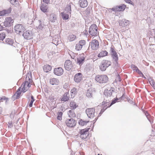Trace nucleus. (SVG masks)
I'll return each instance as SVG.
<instances>
[{"mask_svg":"<svg viewBox=\"0 0 155 155\" xmlns=\"http://www.w3.org/2000/svg\"><path fill=\"white\" fill-rule=\"evenodd\" d=\"M110 54L113 60L116 62V63L117 64L118 60V58L117 53L115 49L113 46H112L110 47Z\"/></svg>","mask_w":155,"mask_h":155,"instance_id":"4","label":"nucleus"},{"mask_svg":"<svg viewBox=\"0 0 155 155\" xmlns=\"http://www.w3.org/2000/svg\"><path fill=\"white\" fill-rule=\"evenodd\" d=\"M79 3L80 6L81 8H85L88 5V2L87 0H80Z\"/></svg>","mask_w":155,"mask_h":155,"instance_id":"22","label":"nucleus"},{"mask_svg":"<svg viewBox=\"0 0 155 155\" xmlns=\"http://www.w3.org/2000/svg\"><path fill=\"white\" fill-rule=\"evenodd\" d=\"M22 87V85H21V87L18 88V89L17 90V91H18V92H22V91H20Z\"/></svg>","mask_w":155,"mask_h":155,"instance_id":"57","label":"nucleus"},{"mask_svg":"<svg viewBox=\"0 0 155 155\" xmlns=\"http://www.w3.org/2000/svg\"><path fill=\"white\" fill-rule=\"evenodd\" d=\"M69 95L68 92H66L63 94L62 98H61V101L66 102L68 101L69 100Z\"/></svg>","mask_w":155,"mask_h":155,"instance_id":"21","label":"nucleus"},{"mask_svg":"<svg viewBox=\"0 0 155 155\" xmlns=\"http://www.w3.org/2000/svg\"><path fill=\"white\" fill-rule=\"evenodd\" d=\"M136 72H137L138 74H139L140 75H141V74H142V72L139 70L138 68H137L136 70Z\"/></svg>","mask_w":155,"mask_h":155,"instance_id":"51","label":"nucleus"},{"mask_svg":"<svg viewBox=\"0 0 155 155\" xmlns=\"http://www.w3.org/2000/svg\"><path fill=\"white\" fill-rule=\"evenodd\" d=\"M90 129V127L81 130L79 132L80 134V137L82 139H85L87 138L89 135L88 131Z\"/></svg>","mask_w":155,"mask_h":155,"instance_id":"5","label":"nucleus"},{"mask_svg":"<svg viewBox=\"0 0 155 155\" xmlns=\"http://www.w3.org/2000/svg\"><path fill=\"white\" fill-rule=\"evenodd\" d=\"M70 55L72 58H74L75 56L74 55V53H70Z\"/></svg>","mask_w":155,"mask_h":155,"instance_id":"52","label":"nucleus"},{"mask_svg":"<svg viewBox=\"0 0 155 155\" xmlns=\"http://www.w3.org/2000/svg\"><path fill=\"white\" fill-rule=\"evenodd\" d=\"M82 47V45H81L79 44H77L75 46V49L78 51L81 49Z\"/></svg>","mask_w":155,"mask_h":155,"instance_id":"42","label":"nucleus"},{"mask_svg":"<svg viewBox=\"0 0 155 155\" xmlns=\"http://www.w3.org/2000/svg\"><path fill=\"white\" fill-rule=\"evenodd\" d=\"M119 23L120 26L124 27L128 25L130 23V21L128 20L123 19L122 20H119Z\"/></svg>","mask_w":155,"mask_h":155,"instance_id":"18","label":"nucleus"},{"mask_svg":"<svg viewBox=\"0 0 155 155\" xmlns=\"http://www.w3.org/2000/svg\"><path fill=\"white\" fill-rule=\"evenodd\" d=\"M6 15L10 13L12 11V8L11 7L7 9L4 10Z\"/></svg>","mask_w":155,"mask_h":155,"instance_id":"44","label":"nucleus"},{"mask_svg":"<svg viewBox=\"0 0 155 155\" xmlns=\"http://www.w3.org/2000/svg\"><path fill=\"white\" fill-rule=\"evenodd\" d=\"M140 76L142 77L143 78H146V77L144 75L143 73H142V74H141V75Z\"/></svg>","mask_w":155,"mask_h":155,"instance_id":"59","label":"nucleus"},{"mask_svg":"<svg viewBox=\"0 0 155 155\" xmlns=\"http://www.w3.org/2000/svg\"><path fill=\"white\" fill-rule=\"evenodd\" d=\"M82 78V74L80 73L76 74L74 76V80L77 83L80 82Z\"/></svg>","mask_w":155,"mask_h":155,"instance_id":"19","label":"nucleus"},{"mask_svg":"<svg viewBox=\"0 0 155 155\" xmlns=\"http://www.w3.org/2000/svg\"><path fill=\"white\" fill-rule=\"evenodd\" d=\"M123 95H123L120 98H117L116 97V98H115L113 99L110 104L108 106H107V107H109L113 104L116 103L117 102L120 101L123 97Z\"/></svg>","mask_w":155,"mask_h":155,"instance_id":"24","label":"nucleus"},{"mask_svg":"<svg viewBox=\"0 0 155 155\" xmlns=\"http://www.w3.org/2000/svg\"><path fill=\"white\" fill-rule=\"evenodd\" d=\"M50 83L52 85H58L59 83V80L58 79L53 78L50 79Z\"/></svg>","mask_w":155,"mask_h":155,"instance_id":"26","label":"nucleus"},{"mask_svg":"<svg viewBox=\"0 0 155 155\" xmlns=\"http://www.w3.org/2000/svg\"><path fill=\"white\" fill-rule=\"evenodd\" d=\"M14 43V41L13 39L9 38H7L5 39V43L8 45H12Z\"/></svg>","mask_w":155,"mask_h":155,"instance_id":"30","label":"nucleus"},{"mask_svg":"<svg viewBox=\"0 0 155 155\" xmlns=\"http://www.w3.org/2000/svg\"><path fill=\"white\" fill-rule=\"evenodd\" d=\"M76 121L72 118L67 120L65 122L66 125L70 127H74L76 125Z\"/></svg>","mask_w":155,"mask_h":155,"instance_id":"12","label":"nucleus"},{"mask_svg":"<svg viewBox=\"0 0 155 155\" xmlns=\"http://www.w3.org/2000/svg\"><path fill=\"white\" fill-rule=\"evenodd\" d=\"M62 112H58L57 113L58 116L57 117V118L58 120H62Z\"/></svg>","mask_w":155,"mask_h":155,"instance_id":"40","label":"nucleus"},{"mask_svg":"<svg viewBox=\"0 0 155 155\" xmlns=\"http://www.w3.org/2000/svg\"><path fill=\"white\" fill-rule=\"evenodd\" d=\"M99 45L98 41L96 39H94L92 41L91 43H90L89 48L91 47L93 50H95L98 48Z\"/></svg>","mask_w":155,"mask_h":155,"instance_id":"11","label":"nucleus"},{"mask_svg":"<svg viewBox=\"0 0 155 155\" xmlns=\"http://www.w3.org/2000/svg\"><path fill=\"white\" fill-rule=\"evenodd\" d=\"M26 97L28 99H29L30 98V96L29 95H27V96H26Z\"/></svg>","mask_w":155,"mask_h":155,"instance_id":"62","label":"nucleus"},{"mask_svg":"<svg viewBox=\"0 0 155 155\" xmlns=\"http://www.w3.org/2000/svg\"><path fill=\"white\" fill-rule=\"evenodd\" d=\"M14 20L11 17L7 18L4 22V25L5 27H9L12 24Z\"/></svg>","mask_w":155,"mask_h":155,"instance_id":"14","label":"nucleus"},{"mask_svg":"<svg viewBox=\"0 0 155 155\" xmlns=\"http://www.w3.org/2000/svg\"><path fill=\"white\" fill-rule=\"evenodd\" d=\"M70 106L72 110L75 109L78 106L76 105L75 103L73 101H72L70 102Z\"/></svg>","mask_w":155,"mask_h":155,"instance_id":"32","label":"nucleus"},{"mask_svg":"<svg viewBox=\"0 0 155 155\" xmlns=\"http://www.w3.org/2000/svg\"><path fill=\"white\" fill-rule=\"evenodd\" d=\"M48 20L51 22H54L57 20V16L54 13H52L50 15L49 17Z\"/></svg>","mask_w":155,"mask_h":155,"instance_id":"20","label":"nucleus"},{"mask_svg":"<svg viewBox=\"0 0 155 155\" xmlns=\"http://www.w3.org/2000/svg\"><path fill=\"white\" fill-rule=\"evenodd\" d=\"M28 81H30L31 79L29 77H27L24 82L21 84L22 86H23V87L21 88V91L24 93L25 92L27 91V87L26 88V86H27V85L26 84L28 83Z\"/></svg>","mask_w":155,"mask_h":155,"instance_id":"15","label":"nucleus"},{"mask_svg":"<svg viewBox=\"0 0 155 155\" xmlns=\"http://www.w3.org/2000/svg\"><path fill=\"white\" fill-rule=\"evenodd\" d=\"M150 84L155 90V84L154 81L151 79L149 80V81Z\"/></svg>","mask_w":155,"mask_h":155,"instance_id":"41","label":"nucleus"},{"mask_svg":"<svg viewBox=\"0 0 155 155\" xmlns=\"http://www.w3.org/2000/svg\"><path fill=\"white\" fill-rule=\"evenodd\" d=\"M93 91L91 89H89L87 91L86 93V96L89 98H93Z\"/></svg>","mask_w":155,"mask_h":155,"instance_id":"23","label":"nucleus"},{"mask_svg":"<svg viewBox=\"0 0 155 155\" xmlns=\"http://www.w3.org/2000/svg\"><path fill=\"white\" fill-rule=\"evenodd\" d=\"M110 65L111 62L110 61L107 60H103L100 64V68L101 71H104Z\"/></svg>","mask_w":155,"mask_h":155,"instance_id":"6","label":"nucleus"},{"mask_svg":"<svg viewBox=\"0 0 155 155\" xmlns=\"http://www.w3.org/2000/svg\"><path fill=\"white\" fill-rule=\"evenodd\" d=\"M71 7L70 4L68 5L65 7V11L64 12L68 14H71Z\"/></svg>","mask_w":155,"mask_h":155,"instance_id":"28","label":"nucleus"},{"mask_svg":"<svg viewBox=\"0 0 155 155\" xmlns=\"http://www.w3.org/2000/svg\"><path fill=\"white\" fill-rule=\"evenodd\" d=\"M68 114L70 117H75V114L74 110H69L68 112Z\"/></svg>","mask_w":155,"mask_h":155,"instance_id":"33","label":"nucleus"},{"mask_svg":"<svg viewBox=\"0 0 155 155\" xmlns=\"http://www.w3.org/2000/svg\"><path fill=\"white\" fill-rule=\"evenodd\" d=\"M50 0H43V1L46 4H48L49 3Z\"/></svg>","mask_w":155,"mask_h":155,"instance_id":"53","label":"nucleus"},{"mask_svg":"<svg viewBox=\"0 0 155 155\" xmlns=\"http://www.w3.org/2000/svg\"><path fill=\"white\" fill-rule=\"evenodd\" d=\"M71 96L72 97H74L75 95H76L77 93L76 89L75 88H73L71 90Z\"/></svg>","mask_w":155,"mask_h":155,"instance_id":"34","label":"nucleus"},{"mask_svg":"<svg viewBox=\"0 0 155 155\" xmlns=\"http://www.w3.org/2000/svg\"><path fill=\"white\" fill-rule=\"evenodd\" d=\"M76 38V36L73 35H70L68 37V39L70 41H74Z\"/></svg>","mask_w":155,"mask_h":155,"instance_id":"37","label":"nucleus"},{"mask_svg":"<svg viewBox=\"0 0 155 155\" xmlns=\"http://www.w3.org/2000/svg\"><path fill=\"white\" fill-rule=\"evenodd\" d=\"M97 31V28L95 24L91 25L89 28V33L92 36L96 35Z\"/></svg>","mask_w":155,"mask_h":155,"instance_id":"7","label":"nucleus"},{"mask_svg":"<svg viewBox=\"0 0 155 155\" xmlns=\"http://www.w3.org/2000/svg\"><path fill=\"white\" fill-rule=\"evenodd\" d=\"M6 15L4 10L0 11V16H3Z\"/></svg>","mask_w":155,"mask_h":155,"instance_id":"48","label":"nucleus"},{"mask_svg":"<svg viewBox=\"0 0 155 155\" xmlns=\"http://www.w3.org/2000/svg\"><path fill=\"white\" fill-rule=\"evenodd\" d=\"M128 101L130 103H132L133 102V101L130 100H128Z\"/></svg>","mask_w":155,"mask_h":155,"instance_id":"61","label":"nucleus"},{"mask_svg":"<svg viewBox=\"0 0 155 155\" xmlns=\"http://www.w3.org/2000/svg\"><path fill=\"white\" fill-rule=\"evenodd\" d=\"M39 25L38 27H37V28L39 30H42L44 26V25L42 24L40 20L39 21Z\"/></svg>","mask_w":155,"mask_h":155,"instance_id":"38","label":"nucleus"},{"mask_svg":"<svg viewBox=\"0 0 155 155\" xmlns=\"http://www.w3.org/2000/svg\"><path fill=\"white\" fill-rule=\"evenodd\" d=\"M85 59V55L84 53L79 54L77 57L76 63L81 66L84 62Z\"/></svg>","mask_w":155,"mask_h":155,"instance_id":"8","label":"nucleus"},{"mask_svg":"<svg viewBox=\"0 0 155 155\" xmlns=\"http://www.w3.org/2000/svg\"><path fill=\"white\" fill-rule=\"evenodd\" d=\"M79 44L81 45H82V46H83L85 44V41L84 40H81L79 41Z\"/></svg>","mask_w":155,"mask_h":155,"instance_id":"45","label":"nucleus"},{"mask_svg":"<svg viewBox=\"0 0 155 155\" xmlns=\"http://www.w3.org/2000/svg\"><path fill=\"white\" fill-rule=\"evenodd\" d=\"M116 80H117V81H121V79L120 77V76L118 75L117 76V79Z\"/></svg>","mask_w":155,"mask_h":155,"instance_id":"54","label":"nucleus"},{"mask_svg":"<svg viewBox=\"0 0 155 155\" xmlns=\"http://www.w3.org/2000/svg\"><path fill=\"white\" fill-rule=\"evenodd\" d=\"M126 7V5L124 4H122L120 5L116 6L112 8L111 10L114 12H118L124 11Z\"/></svg>","mask_w":155,"mask_h":155,"instance_id":"13","label":"nucleus"},{"mask_svg":"<svg viewBox=\"0 0 155 155\" xmlns=\"http://www.w3.org/2000/svg\"><path fill=\"white\" fill-rule=\"evenodd\" d=\"M72 62L69 60H66L64 64V67L65 69L69 71L71 69L72 67Z\"/></svg>","mask_w":155,"mask_h":155,"instance_id":"17","label":"nucleus"},{"mask_svg":"<svg viewBox=\"0 0 155 155\" xmlns=\"http://www.w3.org/2000/svg\"><path fill=\"white\" fill-rule=\"evenodd\" d=\"M43 69L45 72H48L51 70V67L49 65H46L44 66Z\"/></svg>","mask_w":155,"mask_h":155,"instance_id":"31","label":"nucleus"},{"mask_svg":"<svg viewBox=\"0 0 155 155\" xmlns=\"http://www.w3.org/2000/svg\"><path fill=\"white\" fill-rule=\"evenodd\" d=\"M89 121H86L82 119H80L79 120L78 122L79 124L82 126L86 125L88 122Z\"/></svg>","mask_w":155,"mask_h":155,"instance_id":"35","label":"nucleus"},{"mask_svg":"<svg viewBox=\"0 0 155 155\" xmlns=\"http://www.w3.org/2000/svg\"><path fill=\"white\" fill-rule=\"evenodd\" d=\"M31 80L30 81H28V83H27L26 84H27V86H26V88L27 87V90L28 88L31 87L30 82L31 81Z\"/></svg>","mask_w":155,"mask_h":155,"instance_id":"47","label":"nucleus"},{"mask_svg":"<svg viewBox=\"0 0 155 155\" xmlns=\"http://www.w3.org/2000/svg\"><path fill=\"white\" fill-rule=\"evenodd\" d=\"M108 54V52L106 51H102L98 54V57H102L107 56Z\"/></svg>","mask_w":155,"mask_h":155,"instance_id":"29","label":"nucleus"},{"mask_svg":"<svg viewBox=\"0 0 155 155\" xmlns=\"http://www.w3.org/2000/svg\"><path fill=\"white\" fill-rule=\"evenodd\" d=\"M54 72L57 75L61 76L63 74L64 70L62 68L58 67L54 69Z\"/></svg>","mask_w":155,"mask_h":155,"instance_id":"16","label":"nucleus"},{"mask_svg":"<svg viewBox=\"0 0 155 155\" xmlns=\"http://www.w3.org/2000/svg\"><path fill=\"white\" fill-rule=\"evenodd\" d=\"M124 0L127 3L132 4V3H131L132 2V1H131V0Z\"/></svg>","mask_w":155,"mask_h":155,"instance_id":"55","label":"nucleus"},{"mask_svg":"<svg viewBox=\"0 0 155 155\" xmlns=\"http://www.w3.org/2000/svg\"><path fill=\"white\" fill-rule=\"evenodd\" d=\"M31 100L29 105V107H31L32 106L33 103L35 101V100L34 99V97L33 95H31Z\"/></svg>","mask_w":155,"mask_h":155,"instance_id":"39","label":"nucleus"},{"mask_svg":"<svg viewBox=\"0 0 155 155\" xmlns=\"http://www.w3.org/2000/svg\"><path fill=\"white\" fill-rule=\"evenodd\" d=\"M17 2V0H10V2L12 5H14Z\"/></svg>","mask_w":155,"mask_h":155,"instance_id":"50","label":"nucleus"},{"mask_svg":"<svg viewBox=\"0 0 155 155\" xmlns=\"http://www.w3.org/2000/svg\"><path fill=\"white\" fill-rule=\"evenodd\" d=\"M5 33H2L0 34V40L3 41L5 38Z\"/></svg>","mask_w":155,"mask_h":155,"instance_id":"43","label":"nucleus"},{"mask_svg":"<svg viewBox=\"0 0 155 155\" xmlns=\"http://www.w3.org/2000/svg\"><path fill=\"white\" fill-rule=\"evenodd\" d=\"M61 16L62 17V18L63 20H66L68 19L69 18V14H68V13H66L65 12H61Z\"/></svg>","mask_w":155,"mask_h":155,"instance_id":"27","label":"nucleus"},{"mask_svg":"<svg viewBox=\"0 0 155 155\" xmlns=\"http://www.w3.org/2000/svg\"><path fill=\"white\" fill-rule=\"evenodd\" d=\"M102 113H101V112L99 114V115L98 116V117H100V116L101 115V114H102Z\"/></svg>","mask_w":155,"mask_h":155,"instance_id":"63","label":"nucleus"},{"mask_svg":"<svg viewBox=\"0 0 155 155\" xmlns=\"http://www.w3.org/2000/svg\"><path fill=\"white\" fill-rule=\"evenodd\" d=\"M33 33L31 31L27 30L23 31L22 36L24 38L27 40H30L33 38Z\"/></svg>","mask_w":155,"mask_h":155,"instance_id":"10","label":"nucleus"},{"mask_svg":"<svg viewBox=\"0 0 155 155\" xmlns=\"http://www.w3.org/2000/svg\"><path fill=\"white\" fill-rule=\"evenodd\" d=\"M13 125L12 122H10L8 123V127L11 128L13 127Z\"/></svg>","mask_w":155,"mask_h":155,"instance_id":"49","label":"nucleus"},{"mask_svg":"<svg viewBox=\"0 0 155 155\" xmlns=\"http://www.w3.org/2000/svg\"><path fill=\"white\" fill-rule=\"evenodd\" d=\"M48 8V7L47 5L44 4H42L40 6L41 10L44 13L47 12Z\"/></svg>","mask_w":155,"mask_h":155,"instance_id":"25","label":"nucleus"},{"mask_svg":"<svg viewBox=\"0 0 155 155\" xmlns=\"http://www.w3.org/2000/svg\"><path fill=\"white\" fill-rule=\"evenodd\" d=\"M86 113L88 117L90 118H93L97 115V113L95 112L94 108H87L86 110Z\"/></svg>","mask_w":155,"mask_h":155,"instance_id":"3","label":"nucleus"},{"mask_svg":"<svg viewBox=\"0 0 155 155\" xmlns=\"http://www.w3.org/2000/svg\"><path fill=\"white\" fill-rule=\"evenodd\" d=\"M7 99L8 98H6V97H5V96H4L2 98L1 100H5Z\"/></svg>","mask_w":155,"mask_h":155,"instance_id":"56","label":"nucleus"},{"mask_svg":"<svg viewBox=\"0 0 155 155\" xmlns=\"http://www.w3.org/2000/svg\"><path fill=\"white\" fill-rule=\"evenodd\" d=\"M130 67L133 70L136 71L137 68H138L134 64H131Z\"/></svg>","mask_w":155,"mask_h":155,"instance_id":"46","label":"nucleus"},{"mask_svg":"<svg viewBox=\"0 0 155 155\" xmlns=\"http://www.w3.org/2000/svg\"><path fill=\"white\" fill-rule=\"evenodd\" d=\"M146 115L147 117V119H148V120H149V121L150 122V123H151V121L150 120V119H149L148 117V116H147V114H146Z\"/></svg>","mask_w":155,"mask_h":155,"instance_id":"60","label":"nucleus"},{"mask_svg":"<svg viewBox=\"0 0 155 155\" xmlns=\"http://www.w3.org/2000/svg\"><path fill=\"white\" fill-rule=\"evenodd\" d=\"M102 113H101V112L99 114V115L98 116V117H100V116L101 115V114H102Z\"/></svg>","mask_w":155,"mask_h":155,"instance_id":"64","label":"nucleus"},{"mask_svg":"<svg viewBox=\"0 0 155 155\" xmlns=\"http://www.w3.org/2000/svg\"><path fill=\"white\" fill-rule=\"evenodd\" d=\"M3 27L0 24V31L2 30L3 29Z\"/></svg>","mask_w":155,"mask_h":155,"instance_id":"58","label":"nucleus"},{"mask_svg":"<svg viewBox=\"0 0 155 155\" xmlns=\"http://www.w3.org/2000/svg\"><path fill=\"white\" fill-rule=\"evenodd\" d=\"M95 80L99 83H104L107 82L108 78L106 75H97L96 76Z\"/></svg>","mask_w":155,"mask_h":155,"instance_id":"2","label":"nucleus"},{"mask_svg":"<svg viewBox=\"0 0 155 155\" xmlns=\"http://www.w3.org/2000/svg\"><path fill=\"white\" fill-rule=\"evenodd\" d=\"M114 88L110 87L108 89H105L104 92L105 96L104 97V101L102 103V105L104 106V107L101 110V113H103L108 108L107 106L109 104L111 97L112 94V92L114 91Z\"/></svg>","mask_w":155,"mask_h":155,"instance_id":"1","label":"nucleus"},{"mask_svg":"<svg viewBox=\"0 0 155 155\" xmlns=\"http://www.w3.org/2000/svg\"><path fill=\"white\" fill-rule=\"evenodd\" d=\"M24 26L21 24H18L15 25L14 29L16 33L20 34L25 30Z\"/></svg>","mask_w":155,"mask_h":155,"instance_id":"9","label":"nucleus"},{"mask_svg":"<svg viewBox=\"0 0 155 155\" xmlns=\"http://www.w3.org/2000/svg\"><path fill=\"white\" fill-rule=\"evenodd\" d=\"M21 92H18L17 91L14 95L13 96V97H14V99H17L18 98L21 94Z\"/></svg>","mask_w":155,"mask_h":155,"instance_id":"36","label":"nucleus"}]
</instances>
